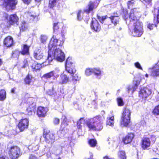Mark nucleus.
I'll return each mask as SVG.
<instances>
[{
	"instance_id": "nucleus-18",
	"label": "nucleus",
	"mask_w": 159,
	"mask_h": 159,
	"mask_svg": "<svg viewBox=\"0 0 159 159\" xmlns=\"http://www.w3.org/2000/svg\"><path fill=\"white\" fill-rule=\"evenodd\" d=\"M48 111V109L46 107H39L37 110V114L39 117H44L45 116Z\"/></svg>"
},
{
	"instance_id": "nucleus-15",
	"label": "nucleus",
	"mask_w": 159,
	"mask_h": 159,
	"mask_svg": "<svg viewBox=\"0 0 159 159\" xmlns=\"http://www.w3.org/2000/svg\"><path fill=\"white\" fill-rule=\"evenodd\" d=\"M33 55L34 58L36 60H40L42 59L44 56L43 51L41 48H37L34 51Z\"/></svg>"
},
{
	"instance_id": "nucleus-17",
	"label": "nucleus",
	"mask_w": 159,
	"mask_h": 159,
	"mask_svg": "<svg viewBox=\"0 0 159 159\" xmlns=\"http://www.w3.org/2000/svg\"><path fill=\"white\" fill-rule=\"evenodd\" d=\"M19 18L15 14L10 15L9 17L8 21L11 25H13L16 24V25H18Z\"/></svg>"
},
{
	"instance_id": "nucleus-21",
	"label": "nucleus",
	"mask_w": 159,
	"mask_h": 159,
	"mask_svg": "<svg viewBox=\"0 0 159 159\" xmlns=\"http://www.w3.org/2000/svg\"><path fill=\"white\" fill-rule=\"evenodd\" d=\"M30 63L32 64V65H30V66L32 68V70L33 71H37L38 70H39L41 67V64L38 63L33 60H31Z\"/></svg>"
},
{
	"instance_id": "nucleus-6",
	"label": "nucleus",
	"mask_w": 159,
	"mask_h": 159,
	"mask_svg": "<svg viewBox=\"0 0 159 159\" xmlns=\"http://www.w3.org/2000/svg\"><path fill=\"white\" fill-rule=\"evenodd\" d=\"M65 67L66 71L70 75L75 72L76 70L74 68L71 57H69L66 59Z\"/></svg>"
},
{
	"instance_id": "nucleus-9",
	"label": "nucleus",
	"mask_w": 159,
	"mask_h": 159,
	"mask_svg": "<svg viewBox=\"0 0 159 159\" xmlns=\"http://www.w3.org/2000/svg\"><path fill=\"white\" fill-rule=\"evenodd\" d=\"M6 8L7 10L14 9L17 4V0H4Z\"/></svg>"
},
{
	"instance_id": "nucleus-24",
	"label": "nucleus",
	"mask_w": 159,
	"mask_h": 159,
	"mask_svg": "<svg viewBox=\"0 0 159 159\" xmlns=\"http://www.w3.org/2000/svg\"><path fill=\"white\" fill-rule=\"evenodd\" d=\"M35 108V104L33 102H31V105H30L26 109V113L29 116L32 115L33 113H34Z\"/></svg>"
},
{
	"instance_id": "nucleus-55",
	"label": "nucleus",
	"mask_w": 159,
	"mask_h": 159,
	"mask_svg": "<svg viewBox=\"0 0 159 159\" xmlns=\"http://www.w3.org/2000/svg\"><path fill=\"white\" fill-rule=\"evenodd\" d=\"M59 119L57 118H55L53 120V123L55 125L58 124L59 123Z\"/></svg>"
},
{
	"instance_id": "nucleus-45",
	"label": "nucleus",
	"mask_w": 159,
	"mask_h": 159,
	"mask_svg": "<svg viewBox=\"0 0 159 159\" xmlns=\"http://www.w3.org/2000/svg\"><path fill=\"white\" fill-rule=\"evenodd\" d=\"M153 113L154 115H159V105L155 107Z\"/></svg>"
},
{
	"instance_id": "nucleus-28",
	"label": "nucleus",
	"mask_w": 159,
	"mask_h": 159,
	"mask_svg": "<svg viewBox=\"0 0 159 159\" xmlns=\"http://www.w3.org/2000/svg\"><path fill=\"white\" fill-rule=\"evenodd\" d=\"M51 71L52 74V77H53V79L54 80H57L60 75V70L58 68H56Z\"/></svg>"
},
{
	"instance_id": "nucleus-61",
	"label": "nucleus",
	"mask_w": 159,
	"mask_h": 159,
	"mask_svg": "<svg viewBox=\"0 0 159 159\" xmlns=\"http://www.w3.org/2000/svg\"><path fill=\"white\" fill-rule=\"evenodd\" d=\"M89 155H90V157L88 159H93V154L92 153L90 152L89 153Z\"/></svg>"
},
{
	"instance_id": "nucleus-38",
	"label": "nucleus",
	"mask_w": 159,
	"mask_h": 159,
	"mask_svg": "<svg viewBox=\"0 0 159 159\" xmlns=\"http://www.w3.org/2000/svg\"><path fill=\"white\" fill-rule=\"evenodd\" d=\"M40 39L41 43L45 44L47 40L48 37L46 35H42L40 36Z\"/></svg>"
},
{
	"instance_id": "nucleus-7",
	"label": "nucleus",
	"mask_w": 159,
	"mask_h": 159,
	"mask_svg": "<svg viewBox=\"0 0 159 159\" xmlns=\"http://www.w3.org/2000/svg\"><path fill=\"white\" fill-rule=\"evenodd\" d=\"M43 137L45 138V141L48 143L52 144L55 142V138L54 134L50 133L49 131H44L43 132Z\"/></svg>"
},
{
	"instance_id": "nucleus-44",
	"label": "nucleus",
	"mask_w": 159,
	"mask_h": 159,
	"mask_svg": "<svg viewBox=\"0 0 159 159\" xmlns=\"http://www.w3.org/2000/svg\"><path fill=\"white\" fill-rule=\"evenodd\" d=\"M117 102L118 106H123L124 104L123 100L121 98H117Z\"/></svg>"
},
{
	"instance_id": "nucleus-29",
	"label": "nucleus",
	"mask_w": 159,
	"mask_h": 159,
	"mask_svg": "<svg viewBox=\"0 0 159 159\" xmlns=\"http://www.w3.org/2000/svg\"><path fill=\"white\" fill-rule=\"evenodd\" d=\"M29 47L27 45H24L21 53L23 55H28L29 54Z\"/></svg>"
},
{
	"instance_id": "nucleus-34",
	"label": "nucleus",
	"mask_w": 159,
	"mask_h": 159,
	"mask_svg": "<svg viewBox=\"0 0 159 159\" xmlns=\"http://www.w3.org/2000/svg\"><path fill=\"white\" fill-rule=\"evenodd\" d=\"M61 119L62 120L61 127L63 128L64 126H67L68 125L67 122L66 121V118L65 116H63L62 117Z\"/></svg>"
},
{
	"instance_id": "nucleus-62",
	"label": "nucleus",
	"mask_w": 159,
	"mask_h": 159,
	"mask_svg": "<svg viewBox=\"0 0 159 159\" xmlns=\"http://www.w3.org/2000/svg\"><path fill=\"white\" fill-rule=\"evenodd\" d=\"M0 159H8V158L6 156H2L0 157Z\"/></svg>"
},
{
	"instance_id": "nucleus-63",
	"label": "nucleus",
	"mask_w": 159,
	"mask_h": 159,
	"mask_svg": "<svg viewBox=\"0 0 159 159\" xmlns=\"http://www.w3.org/2000/svg\"><path fill=\"white\" fill-rule=\"evenodd\" d=\"M4 16L5 17L6 19H7L8 15L6 13H4Z\"/></svg>"
},
{
	"instance_id": "nucleus-33",
	"label": "nucleus",
	"mask_w": 159,
	"mask_h": 159,
	"mask_svg": "<svg viewBox=\"0 0 159 159\" xmlns=\"http://www.w3.org/2000/svg\"><path fill=\"white\" fill-rule=\"evenodd\" d=\"M28 27V26L27 24L24 21L22 22L20 26V30L22 31H24L26 30Z\"/></svg>"
},
{
	"instance_id": "nucleus-58",
	"label": "nucleus",
	"mask_w": 159,
	"mask_h": 159,
	"mask_svg": "<svg viewBox=\"0 0 159 159\" xmlns=\"http://www.w3.org/2000/svg\"><path fill=\"white\" fill-rule=\"evenodd\" d=\"M77 127L78 129H80L81 128L82 125L79 122V121H78L77 122Z\"/></svg>"
},
{
	"instance_id": "nucleus-39",
	"label": "nucleus",
	"mask_w": 159,
	"mask_h": 159,
	"mask_svg": "<svg viewBox=\"0 0 159 159\" xmlns=\"http://www.w3.org/2000/svg\"><path fill=\"white\" fill-rule=\"evenodd\" d=\"M89 143L91 147H94L96 146L97 144V141L94 139H91L89 141Z\"/></svg>"
},
{
	"instance_id": "nucleus-52",
	"label": "nucleus",
	"mask_w": 159,
	"mask_h": 159,
	"mask_svg": "<svg viewBox=\"0 0 159 159\" xmlns=\"http://www.w3.org/2000/svg\"><path fill=\"white\" fill-rule=\"evenodd\" d=\"M58 23H54L53 24V29L54 31L55 32V30H57L59 28V27L58 25Z\"/></svg>"
},
{
	"instance_id": "nucleus-2",
	"label": "nucleus",
	"mask_w": 159,
	"mask_h": 159,
	"mask_svg": "<svg viewBox=\"0 0 159 159\" xmlns=\"http://www.w3.org/2000/svg\"><path fill=\"white\" fill-rule=\"evenodd\" d=\"M137 8H134L131 10L129 14L126 12L124 13L123 18L128 25H133L132 35L134 36L139 37L143 34V24L139 20V15Z\"/></svg>"
},
{
	"instance_id": "nucleus-40",
	"label": "nucleus",
	"mask_w": 159,
	"mask_h": 159,
	"mask_svg": "<svg viewBox=\"0 0 159 159\" xmlns=\"http://www.w3.org/2000/svg\"><path fill=\"white\" fill-rule=\"evenodd\" d=\"M20 54V52L17 50L14 51L12 54V57L14 58H18Z\"/></svg>"
},
{
	"instance_id": "nucleus-36",
	"label": "nucleus",
	"mask_w": 159,
	"mask_h": 159,
	"mask_svg": "<svg viewBox=\"0 0 159 159\" xmlns=\"http://www.w3.org/2000/svg\"><path fill=\"white\" fill-rule=\"evenodd\" d=\"M70 75L72 77V81L74 84H76V81L80 80V78L77 74H74V73H73Z\"/></svg>"
},
{
	"instance_id": "nucleus-64",
	"label": "nucleus",
	"mask_w": 159,
	"mask_h": 159,
	"mask_svg": "<svg viewBox=\"0 0 159 159\" xmlns=\"http://www.w3.org/2000/svg\"><path fill=\"white\" fill-rule=\"evenodd\" d=\"M47 157L48 158H49L51 156V153L50 152H48L47 153Z\"/></svg>"
},
{
	"instance_id": "nucleus-10",
	"label": "nucleus",
	"mask_w": 159,
	"mask_h": 159,
	"mask_svg": "<svg viewBox=\"0 0 159 159\" xmlns=\"http://www.w3.org/2000/svg\"><path fill=\"white\" fill-rule=\"evenodd\" d=\"M152 93L151 89L147 87L141 88L139 92V96L142 98H145Z\"/></svg>"
},
{
	"instance_id": "nucleus-16",
	"label": "nucleus",
	"mask_w": 159,
	"mask_h": 159,
	"mask_svg": "<svg viewBox=\"0 0 159 159\" xmlns=\"http://www.w3.org/2000/svg\"><path fill=\"white\" fill-rule=\"evenodd\" d=\"M113 111H110V114H109V117L107 118L106 124L112 127L114 125V115L113 114Z\"/></svg>"
},
{
	"instance_id": "nucleus-41",
	"label": "nucleus",
	"mask_w": 159,
	"mask_h": 159,
	"mask_svg": "<svg viewBox=\"0 0 159 159\" xmlns=\"http://www.w3.org/2000/svg\"><path fill=\"white\" fill-rule=\"evenodd\" d=\"M93 69L87 68L85 70V74L87 76H89L93 73Z\"/></svg>"
},
{
	"instance_id": "nucleus-25",
	"label": "nucleus",
	"mask_w": 159,
	"mask_h": 159,
	"mask_svg": "<svg viewBox=\"0 0 159 159\" xmlns=\"http://www.w3.org/2000/svg\"><path fill=\"white\" fill-rule=\"evenodd\" d=\"M93 74L97 78L100 79L103 74V72L99 68H94Z\"/></svg>"
},
{
	"instance_id": "nucleus-54",
	"label": "nucleus",
	"mask_w": 159,
	"mask_h": 159,
	"mask_svg": "<svg viewBox=\"0 0 159 159\" xmlns=\"http://www.w3.org/2000/svg\"><path fill=\"white\" fill-rule=\"evenodd\" d=\"M156 26V25L153 24H149L148 25V28L150 29V30H151L153 29V27Z\"/></svg>"
},
{
	"instance_id": "nucleus-50",
	"label": "nucleus",
	"mask_w": 159,
	"mask_h": 159,
	"mask_svg": "<svg viewBox=\"0 0 159 159\" xmlns=\"http://www.w3.org/2000/svg\"><path fill=\"white\" fill-rule=\"evenodd\" d=\"M143 2L144 3V4L148 5L149 6L151 5L152 1V0H143Z\"/></svg>"
},
{
	"instance_id": "nucleus-51",
	"label": "nucleus",
	"mask_w": 159,
	"mask_h": 159,
	"mask_svg": "<svg viewBox=\"0 0 159 159\" xmlns=\"http://www.w3.org/2000/svg\"><path fill=\"white\" fill-rule=\"evenodd\" d=\"M158 14L157 15V18L154 17V22L157 24L159 22V9L158 10Z\"/></svg>"
},
{
	"instance_id": "nucleus-57",
	"label": "nucleus",
	"mask_w": 159,
	"mask_h": 159,
	"mask_svg": "<svg viewBox=\"0 0 159 159\" xmlns=\"http://www.w3.org/2000/svg\"><path fill=\"white\" fill-rule=\"evenodd\" d=\"M100 0H96L94 2H93V3H94L95 6H96L97 7L98 6Z\"/></svg>"
},
{
	"instance_id": "nucleus-49",
	"label": "nucleus",
	"mask_w": 159,
	"mask_h": 159,
	"mask_svg": "<svg viewBox=\"0 0 159 159\" xmlns=\"http://www.w3.org/2000/svg\"><path fill=\"white\" fill-rule=\"evenodd\" d=\"M135 66L138 69L143 70V69L140 64L138 62H137L134 64Z\"/></svg>"
},
{
	"instance_id": "nucleus-26",
	"label": "nucleus",
	"mask_w": 159,
	"mask_h": 159,
	"mask_svg": "<svg viewBox=\"0 0 159 159\" xmlns=\"http://www.w3.org/2000/svg\"><path fill=\"white\" fill-rule=\"evenodd\" d=\"M66 127L64 126L63 128L61 127V129L57 132V134L60 137H63L68 132V129Z\"/></svg>"
},
{
	"instance_id": "nucleus-46",
	"label": "nucleus",
	"mask_w": 159,
	"mask_h": 159,
	"mask_svg": "<svg viewBox=\"0 0 159 159\" xmlns=\"http://www.w3.org/2000/svg\"><path fill=\"white\" fill-rule=\"evenodd\" d=\"M47 93L51 96L55 95L56 93L54 91L53 88H52L51 89L48 90L47 92Z\"/></svg>"
},
{
	"instance_id": "nucleus-42",
	"label": "nucleus",
	"mask_w": 159,
	"mask_h": 159,
	"mask_svg": "<svg viewBox=\"0 0 159 159\" xmlns=\"http://www.w3.org/2000/svg\"><path fill=\"white\" fill-rule=\"evenodd\" d=\"M52 71L47 73L43 75L42 77L45 79L50 78L52 77Z\"/></svg>"
},
{
	"instance_id": "nucleus-8",
	"label": "nucleus",
	"mask_w": 159,
	"mask_h": 159,
	"mask_svg": "<svg viewBox=\"0 0 159 159\" xmlns=\"http://www.w3.org/2000/svg\"><path fill=\"white\" fill-rule=\"evenodd\" d=\"M29 124V121L27 118L22 119L19 121L18 127L20 131H23L28 128Z\"/></svg>"
},
{
	"instance_id": "nucleus-22",
	"label": "nucleus",
	"mask_w": 159,
	"mask_h": 159,
	"mask_svg": "<svg viewBox=\"0 0 159 159\" xmlns=\"http://www.w3.org/2000/svg\"><path fill=\"white\" fill-rule=\"evenodd\" d=\"M13 43L12 38L10 36H8L6 37L4 41V44L7 47H11Z\"/></svg>"
},
{
	"instance_id": "nucleus-23",
	"label": "nucleus",
	"mask_w": 159,
	"mask_h": 159,
	"mask_svg": "<svg viewBox=\"0 0 159 159\" xmlns=\"http://www.w3.org/2000/svg\"><path fill=\"white\" fill-rule=\"evenodd\" d=\"M109 18L111 23L113 24L115 26L119 24L120 18L119 16L116 15L115 13L109 17Z\"/></svg>"
},
{
	"instance_id": "nucleus-4",
	"label": "nucleus",
	"mask_w": 159,
	"mask_h": 159,
	"mask_svg": "<svg viewBox=\"0 0 159 159\" xmlns=\"http://www.w3.org/2000/svg\"><path fill=\"white\" fill-rule=\"evenodd\" d=\"M131 112L130 110L126 108L123 111L121 118V124L124 126H127L130 122Z\"/></svg>"
},
{
	"instance_id": "nucleus-20",
	"label": "nucleus",
	"mask_w": 159,
	"mask_h": 159,
	"mask_svg": "<svg viewBox=\"0 0 159 159\" xmlns=\"http://www.w3.org/2000/svg\"><path fill=\"white\" fill-rule=\"evenodd\" d=\"M134 137V135L133 133H128L123 139L124 143L125 144L129 143L131 142Z\"/></svg>"
},
{
	"instance_id": "nucleus-32",
	"label": "nucleus",
	"mask_w": 159,
	"mask_h": 159,
	"mask_svg": "<svg viewBox=\"0 0 159 159\" xmlns=\"http://www.w3.org/2000/svg\"><path fill=\"white\" fill-rule=\"evenodd\" d=\"M62 147L60 145L57 146L54 149V150L56 151L55 154L57 155H59L61 153Z\"/></svg>"
},
{
	"instance_id": "nucleus-56",
	"label": "nucleus",
	"mask_w": 159,
	"mask_h": 159,
	"mask_svg": "<svg viewBox=\"0 0 159 159\" xmlns=\"http://www.w3.org/2000/svg\"><path fill=\"white\" fill-rule=\"evenodd\" d=\"M79 121V122L81 124H84V123H85L86 124V120H84V118H81L80 119Z\"/></svg>"
},
{
	"instance_id": "nucleus-1",
	"label": "nucleus",
	"mask_w": 159,
	"mask_h": 159,
	"mask_svg": "<svg viewBox=\"0 0 159 159\" xmlns=\"http://www.w3.org/2000/svg\"><path fill=\"white\" fill-rule=\"evenodd\" d=\"M62 38L59 41L56 36H53L51 39L48 44V56L46 60L50 64L53 59L62 62L65 60V54L61 49V46L65 40V36L61 34Z\"/></svg>"
},
{
	"instance_id": "nucleus-14",
	"label": "nucleus",
	"mask_w": 159,
	"mask_h": 159,
	"mask_svg": "<svg viewBox=\"0 0 159 159\" xmlns=\"http://www.w3.org/2000/svg\"><path fill=\"white\" fill-rule=\"evenodd\" d=\"M150 139L147 138H143L141 141V147L144 150L149 149L151 145Z\"/></svg>"
},
{
	"instance_id": "nucleus-59",
	"label": "nucleus",
	"mask_w": 159,
	"mask_h": 159,
	"mask_svg": "<svg viewBox=\"0 0 159 159\" xmlns=\"http://www.w3.org/2000/svg\"><path fill=\"white\" fill-rule=\"evenodd\" d=\"M29 159H37V158L33 155L31 154L30 155L29 157Z\"/></svg>"
},
{
	"instance_id": "nucleus-31",
	"label": "nucleus",
	"mask_w": 159,
	"mask_h": 159,
	"mask_svg": "<svg viewBox=\"0 0 159 159\" xmlns=\"http://www.w3.org/2000/svg\"><path fill=\"white\" fill-rule=\"evenodd\" d=\"M6 93L4 90H0V101H3L6 98Z\"/></svg>"
},
{
	"instance_id": "nucleus-35",
	"label": "nucleus",
	"mask_w": 159,
	"mask_h": 159,
	"mask_svg": "<svg viewBox=\"0 0 159 159\" xmlns=\"http://www.w3.org/2000/svg\"><path fill=\"white\" fill-rule=\"evenodd\" d=\"M118 156L120 159H126V157L124 151H120L118 153Z\"/></svg>"
},
{
	"instance_id": "nucleus-53",
	"label": "nucleus",
	"mask_w": 159,
	"mask_h": 159,
	"mask_svg": "<svg viewBox=\"0 0 159 159\" xmlns=\"http://www.w3.org/2000/svg\"><path fill=\"white\" fill-rule=\"evenodd\" d=\"M82 13V11H79L77 13V19L79 20H81V19H82V17L81 16V13Z\"/></svg>"
},
{
	"instance_id": "nucleus-48",
	"label": "nucleus",
	"mask_w": 159,
	"mask_h": 159,
	"mask_svg": "<svg viewBox=\"0 0 159 159\" xmlns=\"http://www.w3.org/2000/svg\"><path fill=\"white\" fill-rule=\"evenodd\" d=\"M107 17V16H104L102 17H98V19L99 21L102 23H103L104 21Z\"/></svg>"
},
{
	"instance_id": "nucleus-13",
	"label": "nucleus",
	"mask_w": 159,
	"mask_h": 159,
	"mask_svg": "<svg viewBox=\"0 0 159 159\" xmlns=\"http://www.w3.org/2000/svg\"><path fill=\"white\" fill-rule=\"evenodd\" d=\"M139 84V81L134 80L132 84L127 86L126 88V91L128 93L130 92L133 93L137 88Z\"/></svg>"
},
{
	"instance_id": "nucleus-37",
	"label": "nucleus",
	"mask_w": 159,
	"mask_h": 159,
	"mask_svg": "<svg viewBox=\"0 0 159 159\" xmlns=\"http://www.w3.org/2000/svg\"><path fill=\"white\" fill-rule=\"evenodd\" d=\"M57 2L58 0H49V7L52 8L57 5Z\"/></svg>"
},
{
	"instance_id": "nucleus-30",
	"label": "nucleus",
	"mask_w": 159,
	"mask_h": 159,
	"mask_svg": "<svg viewBox=\"0 0 159 159\" xmlns=\"http://www.w3.org/2000/svg\"><path fill=\"white\" fill-rule=\"evenodd\" d=\"M24 81L26 84H29L32 81V76L30 75H28L24 79Z\"/></svg>"
},
{
	"instance_id": "nucleus-12",
	"label": "nucleus",
	"mask_w": 159,
	"mask_h": 159,
	"mask_svg": "<svg viewBox=\"0 0 159 159\" xmlns=\"http://www.w3.org/2000/svg\"><path fill=\"white\" fill-rule=\"evenodd\" d=\"M149 70H150L151 76L154 78L159 76V62Z\"/></svg>"
},
{
	"instance_id": "nucleus-47",
	"label": "nucleus",
	"mask_w": 159,
	"mask_h": 159,
	"mask_svg": "<svg viewBox=\"0 0 159 159\" xmlns=\"http://www.w3.org/2000/svg\"><path fill=\"white\" fill-rule=\"evenodd\" d=\"M134 0H132L129 1L127 3L128 7L129 8H131L134 5Z\"/></svg>"
},
{
	"instance_id": "nucleus-5",
	"label": "nucleus",
	"mask_w": 159,
	"mask_h": 159,
	"mask_svg": "<svg viewBox=\"0 0 159 159\" xmlns=\"http://www.w3.org/2000/svg\"><path fill=\"white\" fill-rule=\"evenodd\" d=\"M9 154L10 158L16 159L18 158L20 154V149L17 146H12L9 150Z\"/></svg>"
},
{
	"instance_id": "nucleus-11",
	"label": "nucleus",
	"mask_w": 159,
	"mask_h": 159,
	"mask_svg": "<svg viewBox=\"0 0 159 159\" xmlns=\"http://www.w3.org/2000/svg\"><path fill=\"white\" fill-rule=\"evenodd\" d=\"M91 29L93 30L94 31L99 32L101 29V26L99 24L98 20L95 18H93L90 24Z\"/></svg>"
},
{
	"instance_id": "nucleus-3",
	"label": "nucleus",
	"mask_w": 159,
	"mask_h": 159,
	"mask_svg": "<svg viewBox=\"0 0 159 159\" xmlns=\"http://www.w3.org/2000/svg\"><path fill=\"white\" fill-rule=\"evenodd\" d=\"M102 117L97 116L86 120V125L90 130L100 131L103 128Z\"/></svg>"
},
{
	"instance_id": "nucleus-60",
	"label": "nucleus",
	"mask_w": 159,
	"mask_h": 159,
	"mask_svg": "<svg viewBox=\"0 0 159 159\" xmlns=\"http://www.w3.org/2000/svg\"><path fill=\"white\" fill-rule=\"evenodd\" d=\"M24 2L25 4H28L31 1V0H22Z\"/></svg>"
},
{
	"instance_id": "nucleus-27",
	"label": "nucleus",
	"mask_w": 159,
	"mask_h": 159,
	"mask_svg": "<svg viewBox=\"0 0 159 159\" xmlns=\"http://www.w3.org/2000/svg\"><path fill=\"white\" fill-rule=\"evenodd\" d=\"M88 6V7L84 10L85 12L88 13H89L91 11H92L94 9L97 7L95 6L94 3L92 2H89Z\"/></svg>"
},
{
	"instance_id": "nucleus-19",
	"label": "nucleus",
	"mask_w": 159,
	"mask_h": 159,
	"mask_svg": "<svg viewBox=\"0 0 159 159\" xmlns=\"http://www.w3.org/2000/svg\"><path fill=\"white\" fill-rule=\"evenodd\" d=\"M60 80L58 82L60 84H66L70 81L69 76L64 73L60 75Z\"/></svg>"
},
{
	"instance_id": "nucleus-43",
	"label": "nucleus",
	"mask_w": 159,
	"mask_h": 159,
	"mask_svg": "<svg viewBox=\"0 0 159 159\" xmlns=\"http://www.w3.org/2000/svg\"><path fill=\"white\" fill-rule=\"evenodd\" d=\"M30 62V61L29 62V63L28 64V62L27 60L26 59H24L22 62V67L23 68H25L29 65L30 66L31 65L30 64H31Z\"/></svg>"
}]
</instances>
